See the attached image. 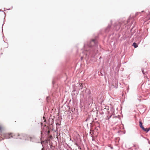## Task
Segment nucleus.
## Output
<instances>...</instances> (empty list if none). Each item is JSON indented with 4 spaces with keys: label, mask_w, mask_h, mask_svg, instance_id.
Wrapping results in <instances>:
<instances>
[{
    "label": "nucleus",
    "mask_w": 150,
    "mask_h": 150,
    "mask_svg": "<svg viewBox=\"0 0 150 150\" xmlns=\"http://www.w3.org/2000/svg\"><path fill=\"white\" fill-rule=\"evenodd\" d=\"M110 27V25H108V26L107 28H109Z\"/></svg>",
    "instance_id": "11"
},
{
    "label": "nucleus",
    "mask_w": 150,
    "mask_h": 150,
    "mask_svg": "<svg viewBox=\"0 0 150 150\" xmlns=\"http://www.w3.org/2000/svg\"><path fill=\"white\" fill-rule=\"evenodd\" d=\"M92 141H93V140H94V139H92Z\"/></svg>",
    "instance_id": "19"
},
{
    "label": "nucleus",
    "mask_w": 150,
    "mask_h": 150,
    "mask_svg": "<svg viewBox=\"0 0 150 150\" xmlns=\"http://www.w3.org/2000/svg\"><path fill=\"white\" fill-rule=\"evenodd\" d=\"M139 126L142 129H144V127L142 125V122L140 121L139 122Z\"/></svg>",
    "instance_id": "2"
},
{
    "label": "nucleus",
    "mask_w": 150,
    "mask_h": 150,
    "mask_svg": "<svg viewBox=\"0 0 150 150\" xmlns=\"http://www.w3.org/2000/svg\"><path fill=\"white\" fill-rule=\"evenodd\" d=\"M33 138H32V137H28V138L27 139L28 140H29L30 141H33Z\"/></svg>",
    "instance_id": "5"
},
{
    "label": "nucleus",
    "mask_w": 150,
    "mask_h": 150,
    "mask_svg": "<svg viewBox=\"0 0 150 150\" xmlns=\"http://www.w3.org/2000/svg\"><path fill=\"white\" fill-rule=\"evenodd\" d=\"M144 131L146 132H148L150 130V127L149 128H145L143 129Z\"/></svg>",
    "instance_id": "3"
},
{
    "label": "nucleus",
    "mask_w": 150,
    "mask_h": 150,
    "mask_svg": "<svg viewBox=\"0 0 150 150\" xmlns=\"http://www.w3.org/2000/svg\"><path fill=\"white\" fill-rule=\"evenodd\" d=\"M96 40L95 39H93L90 42V44L88 45V46L90 49L91 50H92V51H90L88 50H86V56H88V55L91 53L94 54H96L98 53V50H93V47H91L92 46V45H93L94 46V47H97V45L96 43Z\"/></svg>",
    "instance_id": "1"
},
{
    "label": "nucleus",
    "mask_w": 150,
    "mask_h": 150,
    "mask_svg": "<svg viewBox=\"0 0 150 150\" xmlns=\"http://www.w3.org/2000/svg\"><path fill=\"white\" fill-rule=\"evenodd\" d=\"M84 47H85V46H86V45H84Z\"/></svg>",
    "instance_id": "18"
},
{
    "label": "nucleus",
    "mask_w": 150,
    "mask_h": 150,
    "mask_svg": "<svg viewBox=\"0 0 150 150\" xmlns=\"http://www.w3.org/2000/svg\"><path fill=\"white\" fill-rule=\"evenodd\" d=\"M133 45V46H134V47L135 48H136L137 47V44L136 43H135V42L133 43V45Z\"/></svg>",
    "instance_id": "4"
},
{
    "label": "nucleus",
    "mask_w": 150,
    "mask_h": 150,
    "mask_svg": "<svg viewBox=\"0 0 150 150\" xmlns=\"http://www.w3.org/2000/svg\"><path fill=\"white\" fill-rule=\"evenodd\" d=\"M144 12V11H142V12Z\"/></svg>",
    "instance_id": "20"
},
{
    "label": "nucleus",
    "mask_w": 150,
    "mask_h": 150,
    "mask_svg": "<svg viewBox=\"0 0 150 150\" xmlns=\"http://www.w3.org/2000/svg\"><path fill=\"white\" fill-rule=\"evenodd\" d=\"M76 145H77V144H76Z\"/></svg>",
    "instance_id": "21"
},
{
    "label": "nucleus",
    "mask_w": 150,
    "mask_h": 150,
    "mask_svg": "<svg viewBox=\"0 0 150 150\" xmlns=\"http://www.w3.org/2000/svg\"><path fill=\"white\" fill-rule=\"evenodd\" d=\"M80 87L81 88V89H82V88L83 87V86L82 85V84H81Z\"/></svg>",
    "instance_id": "9"
},
{
    "label": "nucleus",
    "mask_w": 150,
    "mask_h": 150,
    "mask_svg": "<svg viewBox=\"0 0 150 150\" xmlns=\"http://www.w3.org/2000/svg\"><path fill=\"white\" fill-rule=\"evenodd\" d=\"M2 129V127L0 125V131H1Z\"/></svg>",
    "instance_id": "12"
},
{
    "label": "nucleus",
    "mask_w": 150,
    "mask_h": 150,
    "mask_svg": "<svg viewBox=\"0 0 150 150\" xmlns=\"http://www.w3.org/2000/svg\"><path fill=\"white\" fill-rule=\"evenodd\" d=\"M119 28H120V26L119 25H118Z\"/></svg>",
    "instance_id": "17"
},
{
    "label": "nucleus",
    "mask_w": 150,
    "mask_h": 150,
    "mask_svg": "<svg viewBox=\"0 0 150 150\" xmlns=\"http://www.w3.org/2000/svg\"><path fill=\"white\" fill-rule=\"evenodd\" d=\"M142 72L144 75V76L145 77V73L144 72V69H142Z\"/></svg>",
    "instance_id": "6"
},
{
    "label": "nucleus",
    "mask_w": 150,
    "mask_h": 150,
    "mask_svg": "<svg viewBox=\"0 0 150 150\" xmlns=\"http://www.w3.org/2000/svg\"><path fill=\"white\" fill-rule=\"evenodd\" d=\"M42 150H43V148H42Z\"/></svg>",
    "instance_id": "16"
},
{
    "label": "nucleus",
    "mask_w": 150,
    "mask_h": 150,
    "mask_svg": "<svg viewBox=\"0 0 150 150\" xmlns=\"http://www.w3.org/2000/svg\"><path fill=\"white\" fill-rule=\"evenodd\" d=\"M138 13H136V15H137L138 14Z\"/></svg>",
    "instance_id": "14"
},
{
    "label": "nucleus",
    "mask_w": 150,
    "mask_h": 150,
    "mask_svg": "<svg viewBox=\"0 0 150 150\" xmlns=\"http://www.w3.org/2000/svg\"><path fill=\"white\" fill-rule=\"evenodd\" d=\"M117 117H115V118H113V119H117Z\"/></svg>",
    "instance_id": "13"
},
{
    "label": "nucleus",
    "mask_w": 150,
    "mask_h": 150,
    "mask_svg": "<svg viewBox=\"0 0 150 150\" xmlns=\"http://www.w3.org/2000/svg\"><path fill=\"white\" fill-rule=\"evenodd\" d=\"M10 138H11V137H13L12 135H11V133H10Z\"/></svg>",
    "instance_id": "10"
},
{
    "label": "nucleus",
    "mask_w": 150,
    "mask_h": 150,
    "mask_svg": "<svg viewBox=\"0 0 150 150\" xmlns=\"http://www.w3.org/2000/svg\"><path fill=\"white\" fill-rule=\"evenodd\" d=\"M8 138H9V137H8Z\"/></svg>",
    "instance_id": "22"
},
{
    "label": "nucleus",
    "mask_w": 150,
    "mask_h": 150,
    "mask_svg": "<svg viewBox=\"0 0 150 150\" xmlns=\"http://www.w3.org/2000/svg\"><path fill=\"white\" fill-rule=\"evenodd\" d=\"M82 58H83V57H81V59H82Z\"/></svg>",
    "instance_id": "15"
},
{
    "label": "nucleus",
    "mask_w": 150,
    "mask_h": 150,
    "mask_svg": "<svg viewBox=\"0 0 150 150\" xmlns=\"http://www.w3.org/2000/svg\"><path fill=\"white\" fill-rule=\"evenodd\" d=\"M112 116H110L109 117H108V116L106 117V120H109V119Z\"/></svg>",
    "instance_id": "8"
},
{
    "label": "nucleus",
    "mask_w": 150,
    "mask_h": 150,
    "mask_svg": "<svg viewBox=\"0 0 150 150\" xmlns=\"http://www.w3.org/2000/svg\"><path fill=\"white\" fill-rule=\"evenodd\" d=\"M93 133V130H90V134H91V137L92 136V134Z\"/></svg>",
    "instance_id": "7"
}]
</instances>
